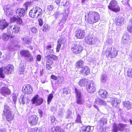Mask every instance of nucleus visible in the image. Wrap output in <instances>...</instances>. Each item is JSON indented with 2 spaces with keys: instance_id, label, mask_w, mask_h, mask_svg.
<instances>
[{
  "instance_id": "4be33fe9",
  "label": "nucleus",
  "mask_w": 132,
  "mask_h": 132,
  "mask_svg": "<svg viewBox=\"0 0 132 132\" xmlns=\"http://www.w3.org/2000/svg\"><path fill=\"white\" fill-rule=\"evenodd\" d=\"M89 82L87 79L86 78L81 79L78 83V84L81 87H86Z\"/></svg>"
},
{
  "instance_id": "e433bc0d",
  "label": "nucleus",
  "mask_w": 132,
  "mask_h": 132,
  "mask_svg": "<svg viewBox=\"0 0 132 132\" xmlns=\"http://www.w3.org/2000/svg\"><path fill=\"white\" fill-rule=\"evenodd\" d=\"M24 67L23 64H20L19 66V73L20 74H23L24 71Z\"/></svg>"
},
{
  "instance_id": "680f3d73",
  "label": "nucleus",
  "mask_w": 132,
  "mask_h": 132,
  "mask_svg": "<svg viewBox=\"0 0 132 132\" xmlns=\"http://www.w3.org/2000/svg\"><path fill=\"white\" fill-rule=\"evenodd\" d=\"M31 30L32 32L34 34H36L37 30V29L34 27H32L31 28Z\"/></svg>"
},
{
  "instance_id": "3c124183",
  "label": "nucleus",
  "mask_w": 132,
  "mask_h": 132,
  "mask_svg": "<svg viewBox=\"0 0 132 132\" xmlns=\"http://www.w3.org/2000/svg\"><path fill=\"white\" fill-rule=\"evenodd\" d=\"M54 54L53 49H48L47 50L46 54L48 55H53Z\"/></svg>"
},
{
  "instance_id": "603ef678",
  "label": "nucleus",
  "mask_w": 132,
  "mask_h": 132,
  "mask_svg": "<svg viewBox=\"0 0 132 132\" xmlns=\"http://www.w3.org/2000/svg\"><path fill=\"white\" fill-rule=\"evenodd\" d=\"M62 14L63 15V13H61L59 12H55L53 15L54 17L56 19L59 18L61 15Z\"/></svg>"
},
{
  "instance_id": "7c9ffc66",
  "label": "nucleus",
  "mask_w": 132,
  "mask_h": 132,
  "mask_svg": "<svg viewBox=\"0 0 132 132\" xmlns=\"http://www.w3.org/2000/svg\"><path fill=\"white\" fill-rule=\"evenodd\" d=\"M14 35H10L9 34V35L5 33L3 34L2 36L3 40L5 41L7 40L10 38L11 39L12 38H13L14 37Z\"/></svg>"
},
{
  "instance_id": "5701e85b",
  "label": "nucleus",
  "mask_w": 132,
  "mask_h": 132,
  "mask_svg": "<svg viewBox=\"0 0 132 132\" xmlns=\"http://www.w3.org/2000/svg\"><path fill=\"white\" fill-rule=\"evenodd\" d=\"M94 127L90 126H84L82 127L81 129L83 132H88L92 131L94 130Z\"/></svg>"
},
{
  "instance_id": "bf43d9fd",
  "label": "nucleus",
  "mask_w": 132,
  "mask_h": 132,
  "mask_svg": "<svg viewBox=\"0 0 132 132\" xmlns=\"http://www.w3.org/2000/svg\"><path fill=\"white\" fill-rule=\"evenodd\" d=\"M63 94L64 95H67L69 93V91L67 88H65L63 89Z\"/></svg>"
},
{
  "instance_id": "f704fd0d",
  "label": "nucleus",
  "mask_w": 132,
  "mask_h": 132,
  "mask_svg": "<svg viewBox=\"0 0 132 132\" xmlns=\"http://www.w3.org/2000/svg\"><path fill=\"white\" fill-rule=\"evenodd\" d=\"M29 14L30 16L33 18H37L33 7L30 11Z\"/></svg>"
},
{
  "instance_id": "412c9836",
  "label": "nucleus",
  "mask_w": 132,
  "mask_h": 132,
  "mask_svg": "<svg viewBox=\"0 0 132 132\" xmlns=\"http://www.w3.org/2000/svg\"><path fill=\"white\" fill-rule=\"evenodd\" d=\"M111 101L112 105L115 107H117L118 104H119L120 101L119 98H111Z\"/></svg>"
},
{
  "instance_id": "72a5a7b5",
  "label": "nucleus",
  "mask_w": 132,
  "mask_h": 132,
  "mask_svg": "<svg viewBox=\"0 0 132 132\" xmlns=\"http://www.w3.org/2000/svg\"><path fill=\"white\" fill-rule=\"evenodd\" d=\"M84 63V62L81 60L77 61L76 64V66L77 68H82Z\"/></svg>"
},
{
  "instance_id": "393cba45",
  "label": "nucleus",
  "mask_w": 132,
  "mask_h": 132,
  "mask_svg": "<svg viewBox=\"0 0 132 132\" xmlns=\"http://www.w3.org/2000/svg\"><path fill=\"white\" fill-rule=\"evenodd\" d=\"M107 122L106 119L103 117L101 118L99 120L98 125L99 127H103Z\"/></svg>"
},
{
  "instance_id": "a878e982",
  "label": "nucleus",
  "mask_w": 132,
  "mask_h": 132,
  "mask_svg": "<svg viewBox=\"0 0 132 132\" xmlns=\"http://www.w3.org/2000/svg\"><path fill=\"white\" fill-rule=\"evenodd\" d=\"M37 17L42 14V9L38 6L33 7Z\"/></svg>"
},
{
  "instance_id": "774afa93",
  "label": "nucleus",
  "mask_w": 132,
  "mask_h": 132,
  "mask_svg": "<svg viewBox=\"0 0 132 132\" xmlns=\"http://www.w3.org/2000/svg\"><path fill=\"white\" fill-rule=\"evenodd\" d=\"M53 63V61L51 60H46V65H51Z\"/></svg>"
},
{
  "instance_id": "f3484780",
  "label": "nucleus",
  "mask_w": 132,
  "mask_h": 132,
  "mask_svg": "<svg viewBox=\"0 0 132 132\" xmlns=\"http://www.w3.org/2000/svg\"><path fill=\"white\" fill-rule=\"evenodd\" d=\"M68 10H66L65 12L63 13V18L61 21L59 23V25L60 26L64 23L67 18L68 14L69 13Z\"/></svg>"
},
{
  "instance_id": "ddd939ff",
  "label": "nucleus",
  "mask_w": 132,
  "mask_h": 132,
  "mask_svg": "<svg viewBox=\"0 0 132 132\" xmlns=\"http://www.w3.org/2000/svg\"><path fill=\"white\" fill-rule=\"evenodd\" d=\"M22 91L24 93L30 94L31 93L32 90V87L30 85H26L23 87Z\"/></svg>"
},
{
  "instance_id": "6ab92c4d",
  "label": "nucleus",
  "mask_w": 132,
  "mask_h": 132,
  "mask_svg": "<svg viewBox=\"0 0 132 132\" xmlns=\"http://www.w3.org/2000/svg\"><path fill=\"white\" fill-rule=\"evenodd\" d=\"M90 71L89 68L87 66H85L81 68L80 72L82 74L87 75L89 74Z\"/></svg>"
},
{
  "instance_id": "0e129e2a",
  "label": "nucleus",
  "mask_w": 132,
  "mask_h": 132,
  "mask_svg": "<svg viewBox=\"0 0 132 132\" xmlns=\"http://www.w3.org/2000/svg\"><path fill=\"white\" fill-rule=\"evenodd\" d=\"M54 8V7L53 5H49L48 6L47 10L49 12L52 11Z\"/></svg>"
},
{
  "instance_id": "f8f14e48",
  "label": "nucleus",
  "mask_w": 132,
  "mask_h": 132,
  "mask_svg": "<svg viewBox=\"0 0 132 132\" xmlns=\"http://www.w3.org/2000/svg\"><path fill=\"white\" fill-rule=\"evenodd\" d=\"M14 67L13 65L9 64L5 67L3 70V72L6 74H12L13 71Z\"/></svg>"
},
{
  "instance_id": "bb28decb",
  "label": "nucleus",
  "mask_w": 132,
  "mask_h": 132,
  "mask_svg": "<svg viewBox=\"0 0 132 132\" xmlns=\"http://www.w3.org/2000/svg\"><path fill=\"white\" fill-rule=\"evenodd\" d=\"M95 103L100 105H105L106 104L105 102L102 99L98 98H96L95 100Z\"/></svg>"
},
{
  "instance_id": "c756f323",
  "label": "nucleus",
  "mask_w": 132,
  "mask_h": 132,
  "mask_svg": "<svg viewBox=\"0 0 132 132\" xmlns=\"http://www.w3.org/2000/svg\"><path fill=\"white\" fill-rule=\"evenodd\" d=\"M124 106L127 109L130 110L132 108V104L129 101H125L123 102Z\"/></svg>"
},
{
  "instance_id": "f03ea898",
  "label": "nucleus",
  "mask_w": 132,
  "mask_h": 132,
  "mask_svg": "<svg viewBox=\"0 0 132 132\" xmlns=\"http://www.w3.org/2000/svg\"><path fill=\"white\" fill-rule=\"evenodd\" d=\"M3 115L6 117V120L8 121H11L13 119V114L10 111L9 107L7 105L5 104L4 106Z\"/></svg>"
},
{
  "instance_id": "6e6552de",
  "label": "nucleus",
  "mask_w": 132,
  "mask_h": 132,
  "mask_svg": "<svg viewBox=\"0 0 132 132\" xmlns=\"http://www.w3.org/2000/svg\"><path fill=\"white\" fill-rule=\"evenodd\" d=\"M38 118L35 115L30 116L28 118L29 123L31 125L34 126L36 125L38 121Z\"/></svg>"
},
{
  "instance_id": "a19ab883",
  "label": "nucleus",
  "mask_w": 132,
  "mask_h": 132,
  "mask_svg": "<svg viewBox=\"0 0 132 132\" xmlns=\"http://www.w3.org/2000/svg\"><path fill=\"white\" fill-rule=\"evenodd\" d=\"M76 96V98L82 97L81 95V93L80 90L76 88L75 89Z\"/></svg>"
},
{
  "instance_id": "79ce46f5",
  "label": "nucleus",
  "mask_w": 132,
  "mask_h": 132,
  "mask_svg": "<svg viewBox=\"0 0 132 132\" xmlns=\"http://www.w3.org/2000/svg\"><path fill=\"white\" fill-rule=\"evenodd\" d=\"M53 97V95L52 94H50L48 95L47 100V103L48 104L51 102Z\"/></svg>"
},
{
  "instance_id": "5fc2aeb1",
  "label": "nucleus",
  "mask_w": 132,
  "mask_h": 132,
  "mask_svg": "<svg viewBox=\"0 0 132 132\" xmlns=\"http://www.w3.org/2000/svg\"><path fill=\"white\" fill-rule=\"evenodd\" d=\"M128 31L131 33H132V24H130L129 23V25L127 27Z\"/></svg>"
},
{
  "instance_id": "4c0bfd02",
  "label": "nucleus",
  "mask_w": 132,
  "mask_h": 132,
  "mask_svg": "<svg viewBox=\"0 0 132 132\" xmlns=\"http://www.w3.org/2000/svg\"><path fill=\"white\" fill-rule=\"evenodd\" d=\"M107 79V77L106 75L103 74L102 75L101 77V81L102 83H105Z\"/></svg>"
},
{
  "instance_id": "6e6d98bb",
  "label": "nucleus",
  "mask_w": 132,
  "mask_h": 132,
  "mask_svg": "<svg viewBox=\"0 0 132 132\" xmlns=\"http://www.w3.org/2000/svg\"><path fill=\"white\" fill-rule=\"evenodd\" d=\"M17 95L16 94H13V96H12V99L13 101L14 104H15L16 101L17 100Z\"/></svg>"
},
{
  "instance_id": "0eeeda50",
  "label": "nucleus",
  "mask_w": 132,
  "mask_h": 132,
  "mask_svg": "<svg viewBox=\"0 0 132 132\" xmlns=\"http://www.w3.org/2000/svg\"><path fill=\"white\" fill-rule=\"evenodd\" d=\"M86 87L87 92L90 93L94 92L96 90V87L93 81L89 82Z\"/></svg>"
},
{
  "instance_id": "dca6fc26",
  "label": "nucleus",
  "mask_w": 132,
  "mask_h": 132,
  "mask_svg": "<svg viewBox=\"0 0 132 132\" xmlns=\"http://www.w3.org/2000/svg\"><path fill=\"white\" fill-rule=\"evenodd\" d=\"M85 39L86 43L91 45L93 44L96 42L95 38L92 36H86L85 38Z\"/></svg>"
},
{
  "instance_id": "b1692460",
  "label": "nucleus",
  "mask_w": 132,
  "mask_h": 132,
  "mask_svg": "<svg viewBox=\"0 0 132 132\" xmlns=\"http://www.w3.org/2000/svg\"><path fill=\"white\" fill-rule=\"evenodd\" d=\"M9 23L5 19L0 20V27L2 29L6 28L8 25Z\"/></svg>"
},
{
  "instance_id": "49530a36",
  "label": "nucleus",
  "mask_w": 132,
  "mask_h": 132,
  "mask_svg": "<svg viewBox=\"0 0 132 132\" xmlns=\"http://www.w3.org/2000/svg\"><path fill=\"white\" fill-rule=\"evenodd\" d=\"M63 114V109H60L58 111V116L60 118H62Z\"/></svg>"
},
{
  "instance_id": "c9c22d12",
  "label": "nucleus",
  "mask_w": 132,
  "mask_h": 132,
  "mask_svg": "<svg viewBox=\"0 0 132 132\" xmlns=\"http://www.w3.org/2000/svg\"><path fill=\"white\" fill-rule=\"evenodd\" d=\"M52 132H63V130L61 129L58 126L52 127Z\"/></svg>"
},
{
  "instance_id": "a211bd4d",
  "label": "nucleus",
  "mask_w": 132,
  "mask_h": 132,
  "mask_svg": "<svg viewBox=\"0 0 132 132\" xmlns=\"http://www.w3.org/2000/svg\"><path fill=\"white\" fill-rule=\"evenodd\" d=\"M16 13L17 15L20 17H23L25 14L26 10L22 8H19L16 11Z\"/></svg>"
},
{
  "instance_id": "2eb2a0df",
  "label": "nucleus",
  "mask_w": 132,
  "mask_h": 132,
  "mask_svg": "<svg viewBox=\"0 0 132 132\" xmlns=\"http://www.w3.org/2000/svg\"><path fill=\"white\" fill-rule=\"evenodd\" d=\"M51 78L54 80H57L56 83L59 85L61 84L64 81V78L62 76H56L54 75H52L51 76Z\"/></svg>"
},
{
  "instance_id": "39448f33",
  "label": "nucleus",
  "mask_w": 132,
  "mask_h": 132,
  "mask_svg": "<svg viewBox=\"0 0 132 132\" xmlns=\"http://www.w3.org/2000/svg\"><path fill=\"white\" fill-rule=\"evenodd\" d=\"M108 7L109 9L115 12L120 10V7L116 0H111Z\"/></svg>"
},
{
  "instance_id": "a18cd8bd",
  "label": "nucleus",
  "mask_w": 132,
  "mask_h": 132,
  "mask_svg": "<svg viewBox=\"0 0 132 132\" xmlns=\"http://www.w3.org/2000/svg\"><path fill=\"white\" fill-rule=\"evenodd\" d=\"M118 129L117 125L115 123H114L113 125L112 132H117Z\"/></svg>"
},
{
  "instance_id": "c85d7f7f",
  "label": "nucleus",
  "mask_w": 132,
  "mask_h": 132,
  "mask_svg": "<svg viewBox=\"0 0 132 132\" xmlns=\"http://www.w3.org/2000/svg\"><path fill=\"white\" fill-rule=\"evenodd\" d=\"M129 36L127 34H125L122 37V42L125 45L127 44L129 39Z\"/></svg>"
},
{
  "instance_id": "cd10ccee",
  "label": "nucleus",
  "mask_w": 132,
  "mask_h": 132,
  "mask_svg": "<svg viewBox=\"0 0 132 132\" xmlns=\"http://www.w3.org/2000/svg\"><path fill=\"white\" fill-rule=\"evenodd\" d=\"M116 23L118 25L123 24L124 23L123 18L121 16H118L116 19Z\"/></svg>"
},
{
  "instance_id": "473e14b6",
  "label": "nucleus",
  "mask_w": 132,
  "mask_h": 132,
  "mask_svg": "<svg viewBox=\"0 0 132 132\" xmlns=\"http://www.w3.org/2000/svg\"><path fill=\"white\" fill-rule=\"evenodd\" d=\"M22 40L24 43L27 44H29L31 42V38H30L29 36H27L25 37L22 38Z\"/></svg>"
},
{
  "instance_id": "8fccbe9b",
  "label": "nucleus",
  "mask_w": 132,
  "mask_h": 132,
  "mask_svg": "<svg viewBox=\"0 0 132 132\" xmlns=\"http://www.w3.org/2000/svg\"><path fill=\"white\" fill-rule=\"evenodd\" d=\"M127 74L128 77L132 78V69H129L128 70Z\"/></svg>"
},
{
  "instance_id": "864d4df0",
  "label": "nucleus",
  "mask_w": 132,
  "mask_h": 132,
  "mask_svg": "<svg viewBox=\"0 0 132 132\" xmlns=\"http://www.w3.org/2000/svg\"><path fill=\"white\" fill-rule=\"evenodd\" d=\"M99 129L100 132H107V130L106 127H99Z\"/></svg>"
},
{
  "instance_id": "de8ad7c7",
  "label": "nucleus",
  "mask_w": 132,
  "mask_h": 132,
  "mask_svg": "<svg viewBox=\"0 0 132 132\" xmlns=\"http://www.w3.org/2000/svg\"><path fill=\"white\" fill-rule=\"evenodd\" d=\"M28 62H32L33 60V57L30 54L26 58Z\"/></svg>"
},
{
  "instance_id": "423d86ee",
  "label": "nucleus",
  "mask_w": 132,
  "mask_h": 132,
  "mask_svg": "<svg viewBox=\"0 0 132 132\" xmlns=\"http://www.w3.org/2000/svg\"><path fill=\"white\" fill-rule=\"evenodd\" d=\"M71 50L74 53L78 54L82 52L83 50V48L79 44H75L72 45Z\"/></svg>"
},
{
  "instance_id": "1a4fd4ad",
  "label": "nucleus",
  "mask_w": 132,
  "mask_h": 132,
  "mask_svg": "<svg viewBox=\"0 0 132 132\" xmlns=\"http://www.w3.org/2000/svg\"><path fill=\"white\" fill-rule=\"evenodd\" d=\"M65 39H62L61 38L58 39L56 48L57 52H59L60 48L62 49L63 48L65 43Z\"/></svg>"
},
{
  "instance_id": "4468645a",
  "label": "nucleus",
  "mask_w": 132,
  "mask_h": 132,
  "mask_svg": "<svg viewBox=\"0 0 132 132\" xmlns=\"http://www.w3.org/2000/svg\"><path fill=\"white\" fill-rule=\"evenodd\" d=\"M0 92L2 95L6 96L7 95L10 94L11 92L7 87H3L0 89Z\"/></svg>"
},
{
  "instance_id": "69168bd1",
  "label": "nucleus",
  "mask_w": 132,
  "mask_h": 132,
  "mask_svg": "<svg viewBox=\"0 0 132 132\" xmlns=\"http://www.w3.org/2000/svg\"><path fill=\"white\" fill-rule=\"evenodd\" d=\"M38 128L36 127L34 128H31L30 130V132H38Z\"/></svg>"
},
{
  "instance_id": "7ed1b4c3",
  "label": "nucleus",
  "mask_w": 132,
  "mask_h": 132,
  "mask_svg": "<svg viewBox=\"0 0 132 132\" xmlns=\"http://www.w3.org/2000/svg\"><path fill=\"white\" fill-rule=\"evenodd\" d=\"M116 48L112 47L108 48L106 49L105 52L107 57L114 58L118 54Z\"/></svg>"
},
{
  "instance_id": "9d476101",
  "label": "nucleus",
  "mask_w": 132,
  "mask_h": 132,
  "mask_svg": "<svg viewBox=\"0 0 132 132\" xmlns=\"http://www.w3.org/2000/svg\"><path fill=\"white\" fill-rule=\"evenodd\" d=\"M85 35V31L81 29H78L75 32V36L79 39H82Z\"/></svg>"
},
{
  "instance_id": "09e8293b",
  "label": "nucleus",
  "mask_w": 132,
  "mask_h": 132,
  "mask_svg": "<svg viewBox=\"0 0 132 132\" xmlns=\"http://www.w3.org/2000/svg\"><path fill=\"white\" fill-rule=\"evenodd\" d=\"M49 29V28L48 25L47 24H44L43 27V30L44 32H47L48 31Z\"/></svg>"
},
{
  "instance_id": "aec40b11",
  "label": "nucleus",
  "mask_w": 132,
  "mask_h": 132,
  "mask_svg": "<svg viewBox=\"0 0 132 132\" xmlns=\"http://www.w3.org/2000/svg\"><path fill=\"white\" fill-rule=\"evenodd\" d=\"M98 92L99 96L102 98H105L107 96V92L104 90L100 89L99 90Z\"/></svg>"
},
{
  "instance_id": "338daca9",
  "label": "nucleus",
  "mask_w": 132,
  "mask_h": 132,
  "mask_svg": "<svg viewBox=\"0 0 132 132\" xmlns=\"http://www.w3.org/2000/svg\"><path fill=\"white\" fill-rule=\"evenodd\" d=\"M52 55H48L45 54V57L47 59V60H51L52 59Z\"/></svg>"
},
{
  "instance_id": "9b49d317",
  "label": "nucleus",
  "mask_w": 132,
  "mask_h": 132,
  "mask_svg": "<svg viewBox=\"0 0 132 132\" xmlns=\"http://www.w3.org/2000/svg\"><path fill=\"white\" fill-rule=\"evenodd\" d=\"M31 101L32 104H36V105H39L43 103V100L42 98H39L38 95H37L33 98Z\"/></svg>"
},
{
  "instance_id": "2f4dec72",
  "label": "nucleus",
  "mask_w": 132,
  "mask_h": 132,
  "mask_svg": "<svg viewBox=\"0 0 132 132\" xmlns=\"http://www.w3.org/2000/svg\"><path fill=\"white\" fill-rule=\"evenodd\" d=\"M30 54V53L27 50H23L20 52L21 55L23 57H25L26 58Z\"/></svg>"
},
{
  "instance_id": "e2e57ef3",
  "label": "nucleus",
  "mask_w": 132,
  "mask_h": 132,
  "mask_svg": "<svg viewBox=\"0 0 132 132\" xmlns=\"http://www.w3.org/2000/svg\"><path fill=\"white\" fill-rule=\"evenodd\" d=\"M3 69L2 68L0 69V77L4 78H5V76L4 74L2 72Z\"/></svg>"
},
{
  "instance_id": "f257e3e1",
  "label": "nucleus",
  "mask_w": 132,
  "mask_h": 132,
  "mask_svg": "<svg viewBox=\"0 0 132 132\" xmlns=\"http://www.w3.org/2000/svg\"><path fill=\"white\" fill-rule=\"evenodd\" d=\"M85 16L86 21L87 23L93 24L97 22L100 19V15L98 13L90 11L86 13Z\"/></svg>"
},
{
  "instance_id": "052dcab7",
  "label": "nucleus",
  "mask_w": 132,
  "mask_h": 132,
  "mask_svg": "<svg viewBox=\"0 0 132 132\" xmlns=\"http://www.w3.org/2000/svg\"><path fill=\"white\" fill-rule=\"evenodd\" d=\"M76 121L78 123H81V117L80 116L79 114H78L77 116Z\"/></svg>"
},
{
  "instance_id": "c03bdc74",
  "label": "nucleus",
  "mask_w": 132,
  "mask_h": 132,
  "mask_svg": "<svg viewBox=\"0 0 132 132\" xmlns=\"http://www.w3.org/2000/svg\"><path fill=\"white\" fill-rule=\"evenodd\" d=\"M73 113L72 112L70 111V110H68V113L66 116L67 118H72Z\"/></svg>"
},
{
  "instance_id": "ea45409f",
  "label": "nucleus",
  "mask_w": 132,
  "mask_h": 132,
  "mask_svg": "<svg viewBox=\"0 0 132 132\" xmlns=\"http://www.w3.org/2000/svg\"><path fill=\"white\" fill-rule=\"evenodd\" d=\"M117 126L118 130L120 131H122L126 126V125L122 124L121 123H119Z\"/></svg>"
},
{
  "instance_id": "4d7b16f0",
  "label": "nucleus",
  "mask_w": 132,
  "mask_h": 132,
  "mask_svg": "<svg viewBox=\"0 0 132 132\" xmlns=\"http://www.w3.org/2000/svg\"><path fill=\"white\" fill-rule=\"evenodd\" d=\"M16 22L18 24L23 25V23L21 19L20 18H18Z\"/></svg>"
},
{
  "instance_id": "13d9d810",
  "label": "nucleus",
  "mask_w": 132,
  "mask_h": 132,
  "mask_svg": "<svg viewBox=\"0 0 132 132\" xmlns=\"http://www.w3.org/2000/svg\"><path fill=\"white\" fill-rule=\"evenodd\" d=\"M10 5H7L5 6L3 8L4 12L11 10L10 9Z\"/></svg>"
},
{
  "instance_id": "20e7f679",
  "label": "nucleus",
  "mask_w": 132,
  "mask_h": 132,
  "mask_svg": "<svg viewBox=\"0 0 132 132\" xmlns=\"http://www.w3.org/2000/svg\"><path fill=\"white\" fill-rule=\"evenodd\" d=\"M19 27L16 25L9 26L7 28V33L8 34L14 35V34L17 33L19 31Z\"/></svg>"
},
{
  "instance_id": "58836bf2",
  "label": "nucleus",
  "mask_w": 132,
  "mask_h": 132,
  "mask_svg": "<svg viewBox=\"0 0 132 132\" xmlns=\"http://www.w3.org/2000/svg\"><path fill=\"white\" fill-rule=\"evenodd\" d=\"M76 101L77 104L80 105L83 104L84 102V100L82 97L77 98Z\"/></svg>"
},
{
  "instance_id": "37998d69",
  "label": "nucleus",
  "mask_w": 132,
  "mask_h": 132,
  "mask_svg": "<svg viewBox=\"0 0 132 132\" xmlns=\"http://www.w3.org/2000/svg\"><path fill=\"white\" fill-rule=\"evenodd\" d=\"M6 15L9 17H10L13 14L12 10H10L8 11H6L5 12Z\"/></svg>"
}]
</instances>
